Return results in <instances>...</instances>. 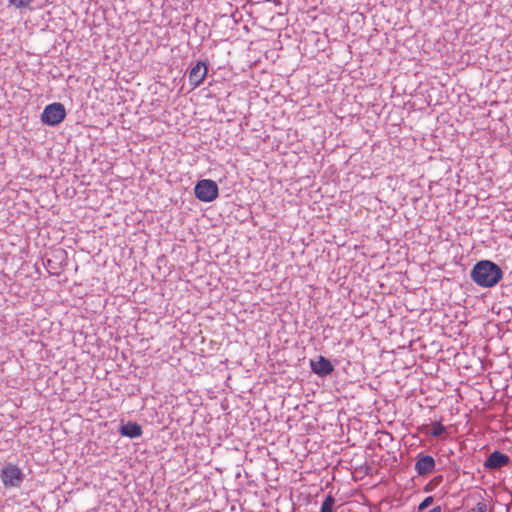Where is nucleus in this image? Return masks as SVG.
Masks as SVG:
<instances>
[{"instance_id":"9d476101","label":"nucleus","mask_w":512,"mask_h":512,"mask_svg":"<svg viewBox=\"0 0 512 512\" xmlns=\"http://www.w3.org/2000/svg\"><path fill=\"white\" fill-rule=\"evenodd\" d=\"M335 503H336L335 497L331 494H328L324 498L319 512H334Z\"/></svg>"},{"instance_id":"39448f33","label":"nucleus","mask_w":512,"mask_h":512,"mask_svg":"<svg viewBox=\"0 0 512 512\" xmlns=\"http://www.w3.org/2000/svg\"><path fill=\"white\" fill-rule=\"evenodd\" d=\"M208 74V64L206 61L199 60L194 66L188 71L189 84L191 90L199 87Z\"/></svg>"},{"instance_id":"6e6552de","label":"nucleus","mask_w":512,"mask_h":512,"mask_svg":"<svg viewBox=\"0 0 512 512\" xmlns=\"http://www.w3.org/2000/svg\"><path fill=\"white\" fill-rule=\"evenodd\" d=\"M510 463V457L498 450L493 451L484 461V467L489 470H498Z\"/></svg>"},{"instance_id":"f8f14e48","label":"nucleus","mask_w":512,"mask_h":512,"mask_svg":"<svg viewBox=\"0 0 512 512\" xmlns=\"http://www.w3.org/2000/svg\"><path fill=\"white\" fill-rule=\"evenodd\" d=\"M31 2L32 0H9V4L18 9L29 7Z\"/></svg>"},{"instance_id":"20e7f679","label":"nucleus","mask_w":512,"mask_h":512,"mask_svg":"<svg viewBox=\"0 0 512 512\" xmlns=\"http://www.w3.org/2000/svg\"><path fill=\"white\" fill-rule=\"evenodd\" d=\"M66 117V109L62 103L54 102L48 104L42 114L41 121L43 124L55 127L59 125Z\"/></svg>"},{"instance_id":"ddd939ff","label":"nucleus","mask_w":512,"mask_h":512,"mask_svg":"<svg viewBox=\"0 0 512 512\" xmlns=\"http://www.w3.org/2000/svg\"><path fill=\"white\" fill-rule=\"evenodd\" d=\"M434 502V497L433 496H427L425 497L421 503L418 505V510L419 511H424L426 510L429 506H431Z\"/></svg>"},{"instance_id":"f257e3e1","label":"nucleus","mask_w":512,"mask_h":512,"mask_svg":"<svg viewBox=\"0 0 512 512\" xmlns=\"http://www.w3.org/2000/svg\"><path fill=\"white\" fill-rule=\"evenodd\" d=\"M502 268L491 260L476 262L470 271L472 281L482 288H492L503 278Z\"/></svg>"},{"instance_id":"423d86ee","label":"nucleus","mask_w":512,"mask_h":512,"mask_svg":"<svg viewBox=\"0 0 512 512\" xmlns=\"http://www.w3.org/2000/svg\"><path fill=\"white\" fill-rule=\"evenodd\" d=\"M310 368L314 374L322 378L331 375L334 371L331 361L322 355L315 359H310Z\"/></svg>"},{"instance_id":"f03ea898","label":"nucleus","mask_w":512,"mask_h":512,"mask_svg":"<svg viewBox=\"0 0 512 512\" xmlns=\"http://www.w3.org/2000/svg\"><path fill=\"white\" fill-rule=\"evenodd\" d=\"M0 479L6 489L20 488L25 475L17 465L7 463L0 470Z\"/></svg>"},{"instance_id":"7ed1b4c3","label":"nucleus","mask_w":512,"mask_h":512,"mask_svg":"<svg viewBox=\"0 0 512 512\" xmlns=\"http://www.w3.org/2000/svg\"><path fill=\"white\" fill-rule=\"evenodd\" d=\"M194 194L199 201L209 203L218 197L219 188L215 181L202 179L195 184Z\"/></svg>"},{"instance_id":"1a4fd4ad","label":"nucleus","mask_w":512,"mask_h":512,"mask_svg":"<svg viewBox=\"0 0 512 512\" xmlns=\"http://www.w3.org/2000/svg\"><path fill=\"white\" fill-rule=\"evenodd\" d=\"M118 432L123 437L134 439V438L141 437L143 430H142V426L139 425L137 422L128 421L126 423H122L119 426Z\"/></svg>"},{"instance_id":"9b49d317","label":"nucleus","mask_w":512,"mask_h":512,"mask_svg":"<svg viewBox=\"0 0 512 512\" xmlns=\"http://www.w3.org/2000/svg\"><path fill=\"white\" fill-rule=\"evenodd\" d=\"M446 432V427L441 422H433L432 423V429L429 432V434L432 437H440Z\"/></svg>"},{"instance_id":"0eeeda50","label":"nucleus","mask_w":512,"mask_h":512,"mask_svg":"<svg viewBox=\"0 0 512 512\" xmlns=\"http://www.w3.org/2000/svg\"><path fill=\"white\" fill-rule=\"evenodd\" d=\"M435 459L423 452H420L416 457L414 465L415 471L419 476H427L435 470Z\"/></svg>"}]
</instances>
